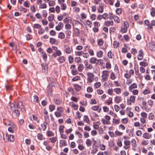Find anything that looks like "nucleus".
Wrapping results in <instances>:
<instances>
[{"label": "nucleus", "instance_id": "f257e3e1", "mask_svg": "<svg viewBox=\"0 0 155 155\" xmlns=\"http://www.w3.org/2000/svg\"><path fill=\"white\" fill-rule=\"evenodd\" d=\"M110 71L107 70H104L102 72L101 76V81L103 82L106 81L108 80L109 76V73Z\"/></svg>", "mask_w": 155, "mask_h": 155}, {"label": "nucleus", "instance_id": "f03ea898", "mask_svg": "<svg viewBox=\"0 0 155 155\" xmlns=\"http://www.w3.org/2000/svg\"><path fill=\"white\" fill-rule=\"evenodd\" d=\"M63 51L67 54H70L73 51L72 47H70L69 45H64Z\"/></svg>", "mask_w": 155, "mask_h": 155}, {"label": "nucleus", "instance_id": "7ed1b4c3", "mask_svg": "<svg viewBox=\"0 0 155 155\" xmlns=\"http://www.w3.org/2000/svg\"><path fill=\"white\" fill-rule=\"evenodd\" d=\"M87 83H91L94 80V74L91 72H88L87 74Z\"/></svg>", "mask_w": 155, "mask_h": 155}, {"label": "nucleus", "instance_id": "20e7f679", "mask_svg": "<svg viewBox=\"0 0 155 155\" xmlns=\"http://www.w3.org/2000/svg\"><path fill=\"white\" fill-rule=\"evenodd\" d=\"M15 105L13 103L11 104L10 109L13 111L12 114L15 117H18L20 115V113L18 110H14L15 109Z\"/></svg>", "mask_w": 155, "mask_h": 155}, {"label": "nucleus", "instance_id": "39448f33", "mask_svg": "<svg viewBox=\"0 0 155 155\" xmlns=\"http://www.w3.org/2000/svg\"><path fill=\"white\" fill-rule=\"evenodd\" d=\"M136 97L133 95H131L130 97L127 99V103L128 105H131L132 103H135L136 100Z\"/></svg>", "mask_w": 155, "mask_h": 155}, {"label": "nucleus", "instance_id": "423d86ee", "mask_svg": "<svg viewBox=\"0 0 155 155\" xmlns=\"http://www.w3.org/2000/svg\"><path fill=\"white\" fill-rule=\"evenodd\" d=\"M110 117L107 115H106L105 116V119H102L101 121L104 124H110Z\"/></svg>", "mask_w": 155, "mask_h": 155}, {"label": "nucleus", "instance_id": "0eeeda50", "mask_svg": "<svg viewBox=\"0 0 155 155\" xmlns=\"http://www.w3.org/2000/svg\"><path fill=\"white\" fill-rule=\"evenodd\" d=\"M138 54L137 56V59L138 61H141L143 59L144 53L142 50L140 49L138 51Z\"/></svg>", "mask_w": 155, "mask_h": 155}, {"label": "nucleus", "instance_id": "6e6552de", "mask_svg": "<svg viewBox=\"0 0 155 155\" xmlns=\"http://www.w3.org/2000/svg\"><path fill=\"white\" fill-rule=\"evenodd\" d=\"M105 6V5L104 4H101V5H99L97 9L98 12L99 13H103L104 9Z\"/></svg>", "mask_w": 155, "mask_h": 155}, {"label": "nucleus", "instance_id": "1a4fd4ad", "mask_svg": "<svg viewBox=\"0 0 155 155\" xmlns=\"http://www.w3.org/2000/svg\"><path fill=\"white\" fill-rule=\"evenodd\" d=\"M149 49L152 51H155V43L154 41H151L149 44Z\"/></svg>", "mask_w": 155, "mask_h": 155}, {"label": "nucleus", "instance_id": "9d476101", "mask_svg": "<svg viewBox=\"0 0 155 155\" xmlns=\"http://www.w3.org/2000/svg\"><path fill=\"white\" fill-rule=\"evenodd\" d=\"M17 107L18 108H20L21 110L23 112L25 111L22 102L21 101H19L18 103L17 104Z\"/></svg>", "mask_w": 155, "mask_h": 155}, {"label": "nucleus", "instance_id": "9b49d317", "mask_svg": "<svg viewBox=\"0 0 155 155\" xmlns=\"http://www.w3.org/2000/svg\"><path fill=\"white\" fill-rule=\"evenodd\" d=\"M142 137L145 139H149L151 138L152 135L151 134L145 132L143 134Z\"/></svg>", "mask_w": 155, "mask_h": 155}, {"label": "nucleus", "instance_id": "f8f14e48", "mask_svg": "<svg viewBox=\"0 0 155 155\" xmlns=\"http://www.w3.org/2000/svg\"><path fill=\"white\" fill-rule=\"evenodd\" d=\"M91 109L94 111H97L98 113H100L101 109L99 105H94L91 107Z\"/></svg>", "mask_w": 155, "mask_h": 155}, {"label": "nucleus", "instance_id": "ddd939ff", "mask_svg": "<svg viewBox=\"0 0 155 155\" xmlns=\"http://www.w3.org/2000/svg\"><path fill=\"white\" fill-rule=\"evenodd\" d=\"M57 60L60 64L63 63L66 60V58L64 56H60Z\"/></svg>", "mask_w": 155, "mask_h": 155}, {"label": "nucleus", "instance_id": "4468645a", "mask_svg": "<svg viewBox=\"0 0 155 155\" xmlns=\"http://www.w3.org/2000/svg\"><path fill=\"white\" fill-rule=\"evenodd\" d=\"M69 105L73 108L74 110H77L78 109V105L76 104L73 101L70 102Z\"/></svg>", "mask_w": 155, "mask_h": 155}, {"label": "nucleus", "instance_id": "2eb2a0df", "mask_svg": "<svg viewBox=\"0 0 155 155\" xmlns=\"http://www.w3.org/2000/svg\"><path fill=\"white\" fill-rule=\"evenodd\" d=\"M137 87V84L136 83H133L131 84L128 87V89L129 91H130L131 90L135 89Z\"/></svg>", "mask_w": 155, "mask_h": 155}, {"label": "nucleus", "instance_id": "dca6fc26", "mask_svg": "<svg viewBox=\"0 0 155 155\" xmlns=\"http://www.w3.org/2000/svg\"><path fill=\"white\" fill-rule=\"evenodd\" d=\"M64 27V24L61 22H59L58 25L55 27V29L58 31H60Z\"/></svg>", "mask_w": 155, "mask_h": 155}, {"label": "nucleus", "instance_id": "f3484780", "mask_svg": "<svg viewBox=\"0 0 155 155\" xmlns=\"http://www.w3.org/2000/svg\"><path fill=\"white\" fill-rule=\"evenodd\" d=\"M104 61H106V68L107 69H111V65L110 62L109 61V59L108 58H107L106 60H104Z\"/></svg>", "mask_w": 155, "mask_h": 155}, {"label": "nucleus", "instance_id": "a211bd4d", "mask_svg": "<svg viewBox=\"0 0 155 155\" xmlns=\"http://www.w3.org/2000/svg\"><path fill=\"white\" fill-rule=\"evenodd\" d=\"M122 100V97L120 96H116L114 98V101L117 104H118Z\"/></svg>", "mask_w": 155, "mask_h": 155}, {"label": "nucleus", "instance_id": "6ab92c4d", "mask_svg": "<svg viewBox=\"0 0 155 155\" xmlns=\"http://www.w3.org/2000/svg\"><path fill=\"white\" fill-rule=\"evenodd\" d=\"M139 64L141 67H146L148 65V63L147 61V60L144 59L143 61L139 63Z\"/></svg>", "mask_w": 155, "mask_h": 155}, {"label": "nucleus", "instance_id": "aec40b11", "mask_svg": "<svg viewBox=\"0 0 155 155\" xmlns=\"http://www.w3.org/2000/svg\"><path fill=\"white\" fill-rule=\"evenodd\" d=\"M47 123L45 122H44L43 124H41V129L39 128V130H41V129L43 131H45L47 128Z\"/></svg>", "mask_w": 155, "mask_h": 155}, {"label": "nucleus", "instance_id": "412c9836", "mask_svg": "<svg viewBox=\"0 0 155 155\" xmlns=\"http://www.w3.org/2000/svg\"><path fill=\"white\" fill-rule=\"evenodd\" d=\"M114 22L113 21H105V25L106 26L109 27L110 26L113 25Z\"/></svg>", "mask_w": 155, "mask_h": 155}, {"label": "nucleus", "instance_id": "4be33fe9", "mask_svg": "<svg viewBox=\"0 0 155 155\" xmlns=\"http://www.w3.org/2000/svg\"><path fill=\"white\" fill-rule=\"evenodd\" d=\"M103 60L102 59H97V60L96 61V63L95 64L96 65H102L103 64Z\"/></svg>", "mask_w": 155, "mask_h": 155}, {"label": "nucleus", "instance_id": "5701e85b", "mask_svg": "<svg viewBox=\"0 0 155 155\" xmlns=\"http://www.w3.org/2000/svg\"><path fill=\"white\" fill-rule=\"evenodd\" d=\"M104 103L109 105L112 104H113L112 98L109 97L108 100L105 101Z\"/></svg>", "mask_w": 155, "mask_h": 155}, {"label": "nucleus", "instance_id": "b1692460", "mask_svg": "<svg viewBox=\"0 0 155 155\" xmlns=\"http://www.w3.org/2000/svg\"><path fill=\"white\" fill-rule=\"evenodd\" d=\"M120 123V119L119 118H114L113 119L112 123L114 125H117Z\"/></svg>", "mask_w": 155, "mask_h": 155}, {"label": "nucleus", "instance_id": "393cba45", "mask_svg": "<svg viewBox=\"0 0 155 155\" xmlns=\"http://www.w3.org/2000/svg\"><path fill=\"white\" fill-rule=\"evenodd\" d=\"M37 137L38 139L39 140H42L45 139L43 135L41 133H38L37 135Z\"/></svg>", "mask_w": 155, "mask_h": 155}, {"label": "nucleus", "instance_id": "a878e982", "mask_svg": "<svg viewBox=\"0 0 155 155\" xmlns=\"http://www.w3.org/2000/svg\"><path fill=\"white\" fill-rule=\"evenodd\" d=\"M153 26H155V20H153L151 21L150 25H149L148 29L152 30L153 29Z\"/></svg>", "mask_w": 155, "mask_h": 155}, {"label": "nucleus", "instance_id": "bb28decb", "mask_svg": "<svg viewBox=\"0 0 155 155\" xmlns=\"http://www.w3.org/2000/svg\"><path fill=\"white\" fill-rule=\"evenodd\" d=\"M55 16L53 14H50L48 17V20L49 22H52L54 19Z\"/></svg>", "mask_w": 155, "mask_h": 155}, {"label": "nucleus", "instance_id": "cd10ccee", "mask_svg": "<svg viewBox=\"0 0 155 155\" xmlns=\"http://www.w3.org/2000/svg\"><path fill=\"white\" fill-rule=\"evenodd\" d=\"M67 15L66 13H64L62 15H58L57 17V19L59 21H62L64 16H66Z\"/></svg>", "mask_w": 155, "mask_h": 155}, {"label": "nucleus", "instance_id": "c85d7f7f", "mask_svg": "<svg viewBox=\"0 0 155 155\" xmlns=\"http://www.w3.org/2000/svg\"><path fill=\"white\" fill-rule=\"evenodd\" d=\"M71 18L68 16L64 20L63 22L64 23H69L70 22H71Z\"/></svg>", "mask_w": 155, "mask_h": 155}, {"label": "nucleus", "instance_id": "c756f323", "mask_svg": "<svg viewBox=\"0 0 155 155\" xmlns=\"http://www.w3.org/2000/svg\"><path fill=\"white\" fill-rule=\"evenodd\" d=\"M114 91L115 93L117 94H119L121 92V89L120 88H115L114 89Z\"/></svg>", "mask_w": 155, "mask_h": 155}, {"label": "nucleus", "instance_id": "7c9ffc66", "mask_svg": "<svg viewBox=\"0 0 155 155\" xmlns=\"http://www.w3.org/2000/svg\"><path fill=\"white\" fill-rule=\"evenodd\" d=\"M103 52L102 51H99L97 52V56L98 58H101L103 56Z\"/></svg>", "mask_w": 155, "mask_h": 155}, {"label": "nucleus", "instance_id": "2f4dec72", "mask_svg": "<svg viewBox=\"0 0 155 155\" xmlns=\"http://www.w3.org/2000/svg\"><path fill=\"white\" fill-rule=\"evenodd\" d=\"M60 142V147H62L64 146H66L67 145L66 141L65 140H61Z\"/></svg>", "mask_w": 155, "mask_h": 155}, {"label": "nucleus", "instance_id": "473e14b6", "mask_svg": "<svg viewBox=\"0 0 155 155\" xmlns=\"http://www.w3.org/2000/svg\"><path fill=\"white\" fill-rule=\"evenodd\" d=\"M65 37V34L62 32H60L58 34V37L60 39H64Z\"/></svg>", "mask_w": 155, "mask_h": 155}, {"label": "nucleus", "instance_id": "72a5a7b5", "mask_svg": "<svg viewBox=\"0 0 155 155\" xmlns=\"http://www.w3.org/2000/svg\"><path fill=\"white\" fill-rule=\"evenodd\" d=\"M3 122L4 124L8 126L10 125L11 123V122L9 120L6 119H5L3 120Z\"/></svg>", "mask_w": 155, "mask_h": 155}, {"label": "nucleus", "instance_id": "f704fd0d", "mask_svg": "<svg viewBox=\"0 0 155 155\" xmlns=\"http://www.w3.org/2000/svg\"><path fill=\"white\" fill-rule=\"evenodd\" d=\"M7 137L8 140L10 142H13L15 140L14 136L13 135H9Z\"/></svg>", "mask_w": 155, "mask_h": 155}, {"label": "nucleus", "instance_id": "c9c22d12", "mask_svg": "<svg viewBox=\"0 0 155 155\" xmlns=\"http://www.w3.org/2000/svg\"><path fill=\"white\" fill-rule=\"evenodd\" d=\"M83 120L84 122L87 123L88 124H90V123L89 118L87 115H85L83 117Z\"/></svg>", "mask_w": 155, "mask_h": 155}, {"label": "nucleus", "instance_id": "e433bc0d", "mask_svg": "<svg viewBox=\"0 0 155 155\" xmlns=\"http://www.w3.org/2000/svg\"><path fill=\"white\" fill-rule=\"evenodd\" d=\"M47 136L48 137H53L54 135V134L51 130H48L46 132Z\"/></svg>", "mask_w": 155, "mask_h": 155}, {"label": "nucleus", "instance_id": "4c0bfd02", "mask_svg": "<svg viewBox=\"0 0 155 155\" xmlns=\"http://www.w3.org/2000/svg\"><path fill=\"white\" fill-rule=\"evenodd\" d=\"M130 92H131L133 95H137L139 94V91L137 89H134L133 90H131L130 91H129Z\"/></svg>", "mask_w": 155, "mask_h": 155}, {"label": "nucleus", "instance_id": "58836bf2", "mask_svg": "<svg viewBox=\"0 0 155 155\" xmlns=\"http://www.w3.org/2000/svg\"><path fill=\"white\" fill-rule=\"evenodd\" d=\"M85 143L87 146L89 147L92 145V142L91 139H88L86 140Z\"/></svg>", "mask_w": 155, "mask_h": 155}, {"label": "nucleus", "instance_id": "ea45409f", "mask_svg": "<svg viewBox=\"0 0 155 155\" xmlns=\"http://www.w3.org/2000/svg\"><path fill=\"white\" fill-rule=\"evenodd\" d=\"M110 78V79L113 80H114L116 79V77L115 73L113 72H111Z\"/></svg>", "mask_w": 155, "mask_h": 155}, {"label": "nucleus", "instance_id": "a19ab883", "mask_svg": "<svg viewBox=\"0 0 155 155\" xmlns=\"http://www.w3.org/2000/svg\"><path fill=\"white\" fill-rule=\"evenodd\" d=\"M120 45V43L117 41H114L113 42V45L114 48H117Z\"/></svg>", "mask_w": 155, "mask_h": 155}, {"label": "nucleus", "instance_id": "79ce46f5", "mask_svg": "<svg viewBox=\"0 0 155 155\" xmlns=\"http://www.w3.org/2000/svg\"><path fill=\"white\" fill-rule=\"evenodd\" d=\"M74 89L78 91H79L81 90V86L78 84H75L74 85Z\"/></svg>", "mask_w": 155, "mask_h": 155}, {"label": "nucleus", "instance_id": "37998d69", "mask_svg": "<svg viewBox=\"0 0 155 155\" xmlns=\"http://www.w3.org/2000/svg\"><path fill=\"white\" fill-rule=\"evenodd\" d=\"M151 92L150 90V89L147 88L144 89L143 92V94L144 95H147L150 94Z\"/></svg>", "mask_w": 155, "mask_h": 155}, {"label": "nucleus", "instance_id": "c03bdc74", "mask_svg": "<svg viewBox=\"0 0 155 155\" xmlns=\"http://www.w3.org/2000/svg\"><path fill=\"white\" fill-rule=\"evenodd\" d=\"M150 15L153 17L155 16V9L153 7L151 8L150 9Z\"/></svg>", "mask_w": 155, "mask_h": 155}, {"label": "nucleus", "instance_id": "a18cd8bd", "mask_svg": "<svg viewBox=\"0 0 155 155\" xmlns=\"http://www.w3.org/2000/svg\"><path fill=\"white\" fill-rule=\"evenodd\" d=\"M49 42L52 45L55 44L57 43V41L55 38H50Z\"/></svg>", "mask_w": 155, "mask_h": 155}, {"label": "nucleus", "instance_id": "49530a36", "mask_svg": "<svg viewBox=\"0 0 155 155\" xmlns=\"http://www.w3.org/2000/svg\"><path fill=\"white\" fill-rule=\"evenodd\" d=\"M61 6V8L62 10L64 11L66 10L67 6L66 4L65 3L60 4Z\"/></svg>", "mask_w": 155, "mask_h": 155}, {"label": "nucleus", "instance_id": "de8ad7c7", "mask_svg": "<svg viewBox=\"0 0 155 155\" xmlns=\"http://www.w3.org/2000/svg\"><path fill=\"white\" fill-rule=\"evenodd\" d=\"M49 140L52 143H54L56 142L57 140V137H53L49 138Z\"/></svg>", "mask_w": 155, "mask_h": 155}, {"label": "nucleus", "instance_id": "09e8293b", "mask_svg": "<svg viewBox=\"0 0 155 155\" xmlns=\"http://www.w3.org/2000/svg\"><path fill=\"white\" fill-rule=\"evenodd\" d=\"M101 86V84L99 82H97L94 84V87L95 89L99 88Z\"/></svg>", "mask_w": 155, "mask_h": 155}, {"label": "nucleus", "instance_id": "8fccbe9b", "mask_svg": "<svg viewBox=\"0 0 155 155\" xmlns=\"http://www.w3.org/2000/svg\"><path fill=\"white\" fill-rule=\"evenodd\" d=\"M85 24L86 25L90 28H91V27L92 25L91 22L89 20H87L86 21Z\"/></svg>", "mask_w": 155, "mask_h": 155}, {"label": "nucleus", "instance_id": "3c124183", "mask_svg": "<svg viewBox=\"0 0 155 155\" xmlns=\"http://www.w3.org/2000/svg\"><path fill=\"white\" fill-rule=\"evenodd\" d=\"M84 65L82 64H79V66L78 67V71L80 72L82 71L84 68Z\"/></svg>", "mask_w": 155, "mask_h": 155}, {"label": "nucleus", "instance_id": "603ef678", "mask_svg": "<svg viewBox=\"0 0 155 155\" xmlns=\"http://www.w3.org/2000/svg\"><path fill=\"white\" fill-rule=\"evenodd\" d=\"M97 58L95 57H92L90 59V62L91 64H95Z\"/></svg>", "mask_w": 155, "mask_h": 155}, {"label": "nucleus", "instance_id": "864d4df0", "mask_svg": "<svg viewBox=\"0 0 155 155\" xmlns=\"http://www.w3.org/2000/svg\"><path fill=\"white\" fill-rule=\"evenodd\" d=\"M15 127V126L14 124H13L12 126V127H9L8 128V131L12 133H13L14 132V129Z\"/></svg>", "mask_w": 155, "mask_h": 155}, {"label": "nucleus", "instance_id": "5fc2aeb1", "mask_svg": "<svg viewBox=\"0 0 155 155\" xmlns=\"http://www.w3.org/2000/svg\"><path fill=\"white\" fill-rule=\"evenodd\" d=\"M47 8V5L45 3H41L39 5V8L40 9H45Z\"/></svg>", "mask_w": 155, "mask_h": 155}, {"label": "nucleus", "instance_id": "6e6d98bb", "mask_svg": "<svg viewBox=\"0 0 155 155\" xmlns=\"http://www.w3.org/2000/svg\"><path fill=\"white\" fill-rule=\"evenodd\" d=\"M131 143H132V147L135 148L137 146L136 144V141L134 139H132L131 140Z\"/></svg>", "mask_w": 155, "mask_h": 155}, {"label": "nucleus", "instance_id": "4d7b16f0", "mask_svg": "<svg viewBox=\"0 0 155 155\" xmlns=\"http://www.w3.org/2000/svg\"><path fill=\"white\" fill-rule=\"evenodd\" d=\"M34 29H39L41 27V26L39 24H35L33 25L32 26Z\"/></svg>", "mask_w": 155, "mask_h": 155}, {"label": "nucleus", "instance_id": "13d9d810", "mask_svg": "<svg viewBox=\"0 0 155 155\" xmlns=\"http://www.w3.org/2000/svg\"><path fill=\"white\" fill-rule=\"evenodd\" d=\"M146 119L142 117L140 118V121L143 124V127H145L146 126V125L144 124L146 123Z\"/></svg>", "mask_w": 155, "mask_h": 155}, {"label": "nucleus", "instance_id": "bf43d9fd", "mask_svg": "<svg viewBox=\"0 0 155 155\" xmlns=\"http://www.w3.org/2000/svg\"><path fill=\"white\" fill-rule=\"evenodd\" d=\"M68 91L69 92H70L71 93V94L72 95H74V90L73 88L71 87H70L68 88Z\"/></svg>", "mask_w": 155, "mask_h": 155}, {"label": "nucleus", "instance_id": "052dcab7", "mask_svg": "<svg viewBox=\"0 0 155 155\" xmlns=\"http://www.w3.org/2000/svg\"><path fill=\"white\" fill-rule=\"evenodd\" d=\"M80 16H81V19L83 20L87 18V14L84 12L81 13L80 14Z\"/></svg>", "mask_w": 155, "mask_h": 155}, {"label": "nucleus", "instance_id": "680f3d73", "mask_svg": "<svg viewBox=\"0 0 155 155\" xmlns=\"http://www.w3.org/2000/svg\"><path fill=\"white\" fill-rule=\"evenodd\" d=\"M116 137V136H122L123 134V133L120 132L118 130H116L115 132Z\"/></svg>", "mask_w": 155, "mask_h": 155}, {"label": "nucleus", "instance_id": "e2e57ef3", "mask_svg": "<svg viewBox=\"0 0 155 155\" xmlns=\"http://www.w3.org/2000/svg\"><path fill=\"white\" fill-rule=\"evenodd\" d=\"M74 61L77 63H79L82 62L81 59L80 57H76L75 58Z\"/></svg>", "mask_w": 155, "mask_h": 155}, {"label": "nucleus", "instance_id": "0e129e2a", "mask_svg": "<svg viewBox=\"0 0 155 155\" xmlns=\"http://www.w3.org/2000/svg\"><path fill=\"white\" fill-rule=\"evenodd\" d=\"M68 61L70 64L72 63L74 61L73 57L71 55H70L68 57Z\"/></svg>", "mask_w": 155, "mask_h": 155}, {"label": "nucleus", "instance_id": "69168bd1", "mask_svg": "<svg viewBox=\"0 0 155 155\" xmlns=\"http://www.w3.org/2000/svg\"><path fill=\"white\" fill-rule=\"evenodd\" d=\"M127 28L123 26H122L120 30V32L123 33H124L127 32Z\"/></svg>", "mask_w": 155, "mask_h": 155}, {"label": "nucleus", "instance_id": "338daca9", "mask_svg": "<svg viewBox=\"0 0 155 155\" xmlns=\"http://www.w3.org/2000/svg\"><path fill=\"white\" fill-rule=\"evenodd\" d=\"M42 70L43 72H45L48 69V65L47 64H42Z\"/></svg>", "mask_w": 155, "mask_h": 155}, {"label": "nucleus", "instance_id": "774afa93", "mask_svg": "<svg viewBox=\"0 0 155 155\" xmlns=\"http://www.w3.org/2000/svg\"><path fill=\"white\" fill-rule=\"evenodd\" d=\"M136 134L137 136L140 137L142 135V133L141 130H138L136 131Z\"/></svg>", "mask_w": 155, "mask_h": 155}]
</instances>
